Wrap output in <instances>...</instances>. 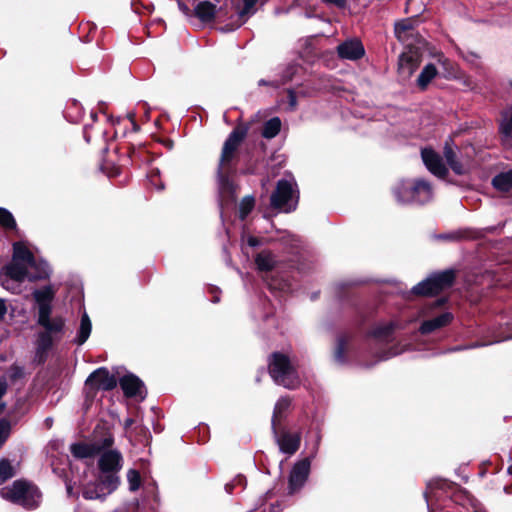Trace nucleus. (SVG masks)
<instances>
[{"label":"nucleus","mask_w":512,"mask_h":512,"mask_svg":"<svg viewBox=\"0 0 512 512\" xmlns=\"http://www.w3.org/2000/svg\"><path fill=\"white\" fill-rule=\"evenodd\" d=\"M268 373L273 381L289 390L300 386L301 380L288 355L276 351L268 357Z\"/></svg>","instance_id":"f257e3e1"},{"label":"nucleus","mask_w":512,"mask_h":512,"mask_svg":"<svg viewBox=\"0 0 512 512\" xmlns=\"http://www.w3.org/2000/svg\"><path fill=\"white\" fill-rule=\"evenodd\" d=\"M249 129L250 124L239 119L236 126L224 141L217 168L227 169L228 172L235 171L234 161L238 157L239 148L247 137Z\"/></svg>","instance_id":"f03ea898"},{"label":"nucleus","mask_w":512,"mask_h":512,"mask_svg":"<svg viewBox=\"0 0 512 512\" xmlns=\"http://www.w3.org/2000/svg\"><path fill=\"white\" fill-rule=\"evenodd\" d=\"M1 495L11 503L20 505L28 510L37 508L41 498L39 489L24 479L16 480L10 487L3 488Z\"/></svg>","instance_id":"7ed1b4c3"},{"label":"nucleus","mask_w":512,"mask_h":512,"mask_svg":"<svg viewBox=\"0 0 512 512\" xmlns=\"http://www.w3.org/2000/svg\"><path fill=\"white\" fill-rule=\"evenodd\" d=\"M457 270L449 268L433 272L412 288V293L421 297H434L452 288L456 282Z\"/></svg>","instance_id":"20e7f679"},{"label":"nucleus","mask_w":512,"mask_h":512,"mask_svg":"<svg viewBox=\"0 0 512 512\" xmlns=\"http://www.w3.org/2000/svg\"><path fill=\"white\" fill-rule=\"evenodd\" d=\"M293 188L289 181L281 179L277 182L275 190L270 197V205L272 208L290 213L296 209L299 196L293 201Z\"/></svg>","instance_id":"39448f33"},{"label":"nucleus","mask_w":512,"mask_h":512,"mask_svg":"<svg viewBox=\"0 0 512 512\" xmlns=\"http://www.w3.org/2000/svg\"><path fill=\"white\" fill-rule=\"evenodd\" d=\"M87 394L94 397L99 390L111 391L117 386L116 377L106 367L94 370L86 379Z\"/></svg>","instance_id":"423d86ee"},{"label":"nucleus","mask_w":512,"mask_h":512,"mask_svg":"<svg viewBox=\"0 0 512 512\" xmlns=\"http://www.w3.org/2000/svg\"><path fill=\"white\" fill-rule=\"evenodd\" d=\"M310 466L311 462L309 458H304L294 464L288 480L289 494H293L303 487L308 479Z\"/></svg>","instance_id":"0eeeda50"},{"label":"nucleus","mask_w":512,"mask_h":512,"mask_svg":"<svg viewBox=\"0 0 512 512\" xmlns=\"http://www.w3.org/2000/svg\"><path fill=\"white\" fill-rule=\"evenodd\" d=\"M119 384L127 398L140 397V399L143 400L147 395L144 382L132 373L122 376L119 380Z\"/></svg>","instance_id":"6e6552de"},{"label":"nucleus","mask_w":512,"mask_h":512,"mask_svg":"<svg viewBox=\"0 0 512 512\" xmlns=\"http://www.w3.org/2000/svg\"><path fill=\"white\" fill-rule=\"evenodd\" d=\"M417 23L418 21L414 17H409L397 21L394 25L395 37L400 42L411 45L413 40L418 36V32L416 30Z\"/></svg>","instance_id":"1a4fd4ad"},{"label":"nucleus","mask_w":512,"mask_h":512,"mask_svg":"<svg viewBox=\"0 0 512 512\" xmlns=\"http://www.w3.org/2000/svg\"><path fill=\"white\" fill-rule=\"evenodd\" d=\"M422 160L427 169L439 178H445L448 175V169L441 156L431 148H423L421 150Z\"/></svg>","instance_id":"9d476101"},{"label":"nucleus","mask_w":512,"mask_h":512,"mask_svg":"<svg viewBox=\"0 0 512 512\" xmlns=\"http://www.w3.org/2000/svg\"><path fill=\"white\" fill-rule=\"evenodd\" d=\"M336 50L340 59L356 61L365 55L364 46L357 38L343 41L337 46Z\"/></svg>","instance_id":"9b49d317"},{"label":"nucleus","mask_w":512,"mask_h":512,"mask_svg":"<svg viewBox=\"0 0 512 512\" xmlns=\"http://www.w3.org/2000/svg\"><path fill=\"white\" fill-rule=\"evenodd\" d=\"M123 457L118 450L104 451L98 460V468L101 473L119 472L122 468Z\"/></svg>","instance_id":"f8f14e48"},{"label":"nucleus","mask_w":512,"mask_h":512,"mask_svg":"<svg viewBox=\"0 0 512 512\" xmlns=\"http://www.w3.org/2000/svg\"><path fill=\"white\" fill-rule=\"evenodd\" d=\"M453 320H454L453 313L446 311L434 318L424 320L420 324L418 331L421 335H429L439 329H442V328L450 325Z\"/></svg>","instance_id":"ddd939ff"},{"label":"nucleus","mask_w":512,"mask_h":512,"mask_svg":"<svg viewBox=\"0 0 512 512\" xmlns=\"http://www.w3.org/2000/svg\"><path fill=\"white\" fill-rule=\"evenodd\" d=\"M275 437H276L279 449L282 453H285L287 455H293L300 448V445H301V433L300 432L290 433L288 431H283L280 435L277 432V435H275Z\"/></svg>","instance_id":"4468645a"},{"label":"nucleus","mask_w":512,"mask_h":512,"mask_svg":"<svg viewBox=\"0 0 512 512\" xmlns=\"http://www.w3.org/2000/svg\"><path fill=\"white\" fill-rule=\"evenodd\" d=\"M231 173L227 169L217 168L219 192L227 201H234L236 198V185L230 178Z\"/></svg>","instance_id":"2eb2a0df"},{"label":"nucleus","mask_w":512,"mask_h":512,"mask_svg":"<svg viewBox=\"0 0 512 512\" xmlns=\"http://www.w3.org/2000/svg\"><path fill=\"white\" fill-rule=\"evenodd\" d=\"M28 266L24 265V263H19L14 260H11L10 263L6 264L2 269L0 273V279H2V276H6L9 279L16 281V282H23L26 278H28ZM2 286L5 287V283L3 280H1Z\"/></svg>","instance_id":"dca6fc26"},{"label":"nucleus","mask_w":512,"mask_h":512,"mask_svg":"<svg viewBox=\"0 0 512 512\" xmlns=\"http://www.w3.org/2000/svg\"><path fill=\"white\" fill-rule=\"evenodd\" d=\"M32 296L38 305V315L42 314L45 309L48 312H52V301L55 298V290L51 285L34 290Z\"/></svg>","instance_id":"f3484780"},{"label":"nucleus","mask_w":512,"mask_h":512,"mask_svg":"<svg viewBox=\"0 0 512 512\" xmlns=\"http://www.w3.org/2000/svg\"><path fill=\"white\" fill-rule=\"evenodd\" d=\"M51 313L45 309L42 314L38 315L37 323L44 328V332H48L50 335L61 333L64 329L65 321L60 316L51 319Z\"/></svg>","instance_id":"a211bd4d"},{"label":"nucleus","mask_w":512,"mask_h":512,"mask_svg":"<svg viewBox=\"0 0 512 512\" xmlns=\"http://www.w3.org/2000/svg\"><path fill=\"white\" fill-rule=\"evenodd\" d=\"M13 253L12 260L24 263V265L29 267L36 266V259L31 250L21 241L14 242L12 245Z\"/></svg>","instance_id":"6ab92c4d"},{"label":"nucleus","mask_w":512,"mask_h":512,"mask_svg":"<svg viewBox=\"0 0 512 512\" xmlns=\"http://www.w3.org/2000/svg\"><path fill=\"white\" fill-rule=\"evenodd\" d=\"M432 198L431 184L423 179L413 181V203L425 204Z\"/></svg>","instance_id":"aec40b11"},{"label":"nucleus","mask_w":512,"mask_h":512,"mask_svg":"<svg viewBox=\"0 0 512 512\" xmlns=\"http://www.w3.org/2000/svg\"><path fill=\"white\" fill-rule=\"evenodd\" d=\"M70 452L76 459H91L99 455V449L94 443L75 442L70 446Z\"/></svg>","instance_id":"412c9836"},{"label":"nucleus","mask_w":512,"mask_h":512,"mask_svg":"<svg viewBox=\"0 0 512 512\" xmlns=\"http://www.w3.org/2000/svg\"><path fill=\"white\" fill-rule=\"evenodd\" d=\"M217 13V6L210 1L199 2L194 10L193 14L203 23H210L215 20Z\"/></svg>","instance_id":"4be33fe9"},{"label":"nucleus","mask_w":512,"mask_h":512,"mask_svg":"<svg viewBox=\"0 0 512 512\" xmlns=\"http://www.w3.org/2000/svg\"><path fill=\"white\" fill-rule=\"evenodd\" d=\"M397 202L402 204L413 203V181H399L392 189Z\"/></svg>","instance_id":"5701e85b"},{"label":"nucleus","mask_w":512,"mask_h":512,"mask_svg":"<svg viewBox=\"0 0 512 512\" xmlns=\"http://www.w3.org/2000/svg\"><path fill=\"white\" fill-rule=\"evenodd\" d=\"M290 405L291 399L289 397H281L276 402L271 420V428L274 435H277V428L279 427L281 420L284 417L285 412L289 409Z\"/></svg>","instance_id":"b1692460"},{"label":"nucleus","mask_w":512,"mask_h":512,"mask_svg":"<svg viewBox=\"0 0 512 512\" xmlns=\"http://www.w3.org/2000/svg\"><path fill=\"white\" fill-rule=\"evenodd\" d=\"M255 264L261 272H272L277 265L274 254L270 250H262L255 256Z\"/></svg>","instance_id":"393cba45"},{"label":"nucleus","mask_w":512,"mask_h":512,"mask_svg":"<svg viewBox=\"0 0 512 512\" xmlns=\"http://www.w3.org/2000/svg\"><path fill=\"white\" fill-rule=\"evenodd\" d=\"M491 184L494 189L501 193L512 191V169L495 175L492 178Z\"/></svg>","instance_id":"a878e982"},{"label":"nucleus","mask_w":512,"mask_h":512,"mask_svg":"<svg viewBox=\"0 0 512 512\" xmlns=\"http://www.w3.org/2000/svg\"><path fill=\"white\" fill-rule=\"evenodd\" d=\"M117 473L118 472H106L101 473L99 476L97 482L103 491H105L106 495L111 494L118 488L120 484V477Z\"/></svg>","instance_id":"bb28decb"},{"label":"nucleus","mask_w":512,"mask_h":512,"mask_svg":"<svg viewBox=\"0 0 512 512\" xmlns=\"http://www.w3.org/2000/svg\"><path fill=\"white\" fill-rule=\"evenodd\" d=\"M499 133L506 140H512V106L506 107L500 113Z\"/></svg>","instance_id":"cd10ccee"},{"label":"nucleus","mask_w":512,"mask_h":512,"mask_svg":"<svg viewBox=\"0 0 512 512\" xmlns=\"http://www.w3.org/2000/svg\"><path fill=\"white\" fill-rule=\"evenodd\" d=\"M351 340V336L347 333L338 335L336 341V347L334 350V360L339 364H345L347 362V347Z\"/></svg>","instance_id":"c85d7f7f"},{"label":"nucleus","mask_w":512,"mask_h":512,"mask_svg":"<svg viewBox=\"0 0 512 512\" xmlns=\"http://www.w3.org/2000/svg\"><path fill=\"white\" fill-rule=\"evenodd\" d=\"M437 74L438 70L433 63H428L425 65L416 80L418 88L421 91H425L430 82L437 76Z\"/></svg>","instance_id":"c756f323"},{"label":"nucleus","mask_w":512,"mask_h":512,"mask_svg":"<svg viewBox=\"0 0 512 512\" xmlns=\"http://www.w3.org/2000/svg\"><path fill=\"white\" fill-rule=\"evenodd\" d=\"M82 496L86 500H95L99 499L104 501L106 498V493L100 487L97 481L86 484L82 489Z\"/></svg>","instance_id":"7c9ffc66"},{"label":"nucleus","mask_w":512,"mask_h":512,"mask_svg":"<svg viewBox=\"0 0 512 512\" xmlns=\"http://www.w3.org/2000/svg\"><path fill=\"white\" fill-rule=\"evenodd\" d=\"M92 330V324L87 313H84L81 317L80 328L75 338V343L78 345L84 344L89 338Z\"/></svg>","instance_id":"2f4dec72"},{"label":"nucleus","mask_w":512,"mask_h":512,"mask_svg":"<svg viewBox=\"0 0 512 512\" xmlns=\"http://www.w3.org/2000/svg\"><path fill=\"white\" fill-rule=\"evenodd\" d=\"M281 120L279 117H273L269 120H267L264 124H263V128H262V136L266 139H272L274 137H276L280 130H281Z\"/></svg>","instance_id":"473e14b6"},{"label":"nucleus","mask_w":512,"mask_h":512,"mask_svg":"<svg viewBox=\"0 0 512 512\" xmlns=\"http://www.w3.org/2000/svg\"><path fill=\"white\" fill-rule=\"evenodd\" d=\"M418 65V59L411 55L402 54L399 58V72L406 73L407 76L412 75Z\"/></svg>","instance_id":"72a5a7b5"},{"label":"nucleus","mask_w":512,"mask_h":512,"mask_svg":"<svg viewBox=\"0 0 512 512\" xmlns=\"http://www.w3.org/2000/svg\"><path fill=\"white\" fill-rule=\"evenodd\" d=\"M444 156L447 161V164L449 165V167L453 170V172L455 174H457V175L464 174L465 171H464V167H463L462 163L459 160H457L456 153L448 145H446L444 148Z\"/></svg>","instance_id":"f704fd0d"},{"label":"nucleus","mask_w":512,"mask_h":512,"mask_svg":"<svg viewBox=\"0 0 512 512\" xmlns=\"http://www.w3.org/2000/svg\"><path fill=\"white\" fill-rule=\"evenodd\" d=\"M395 330V325L393 322H390L385 325H379L371 329L367 336L375 338V339H387L389 338Z\"/></svg>","instance_id":"c9c22d12"},{"label":"nucleus","mask_w":512,"mask_h":512,"mask_svg":"<svg viewBox=\"0 0 512 512\" xmlns=\"http://www.w3.org/2000/svg\"><path fill=\"white\" fill-rule=\"evenodd\" d=\"M0 226L6 231L17 229V223L13 214L3 207H0Z\"/></svg>","instance_id":"e433bc0d"},{"label":"nucleus","mask_w":512,"mask_h":512,"mask_svg":"<svg viewBox=\"0 0 512 512\" xmlns=\"http://www.w3.org/2000/svg\"><path fill=\"white\" fill-rule=\"evenodd\" d=\"M35 269V272L29 273L28 280L29 281H39V280H47L50 277V269L47 263H37L36 266L32 267Z\"/></svg>","instance_id":"4c0bfd02"},{"label":"nucleus","mask_w":512,"mask_h":512,"mask_svg":"<svg viewBox=\"0 0 512 512\" xmlns=\"http://www.w3.org/2000/svg\"><path fill=\"white\" fill-rule=\"evenodd\" d=\"M255 206V198L253 196H245L239 204L238 217L240 220H245L252 212Z\"/></svg>","instance_id":"58836bf2"},{"label":"nucleus","mask_w":512,"mask_h":512,"mask_svg":"<svg viewBox=\"0 0 512 512\" xmlns=\"http://www.w3.org/2000/svg\"><path fill=\"white\" fill-rule=\"evenodd\" d=\"M127 154L133 163H141L149 160L148 153L141 146L136 147L135 145L130 144L127 150Z\"/></svg>","instance_id":"ea45409f"},{"label":"nucleus","mask_w":512,"mask_h":512,"mask_svg":"<svg viewBox=\"0 0 512 512\" xmlns=\"http://www.w3.org/2000/svg\"><path fill=\"white\" fill-rule=\"evenodd\" d=\"M16 474L14 467L6 458L0 460V485L14 477Z\"/></svg>","instance_id":"a19ab883"},{"label":"nucleus","mask_w":512,"mask_h":512,"mask_svg":"<svg viewBox=\"0 0 512 512\" xmlns=\"http://www.w3.org/2000/svg\"><path fill=\"white\" fill-rule=\"evenodd\" d=\"M268 287L271 291L287 292L290 290V283L287 279L278 276H272L267 281Z\"/></svg>","instance_id":"79ce46f5"},{"label":"nucleus","mask_w":512,"mask_h":512,"mask_svg":"<svg viewBox=\"0 0 512 512\" xmlns=\"http://www.w3.org/2000/svg\"><path fill=\"white\" fill-rule=\"evenodd\" d=\"M53 346V337L48 332H40L37 339L38 352L45 353Z\"/></svg>","instance_id":"37998d69"},{"label":"nucleus","mask_w":512,"mask_h":512,"mask_svg":"<svg viewBox=\"0 0 512 512\" xmlns=\"http://www.w3.org/2000/svg\"><path fill=\"white\" fill-rule=\"evenodd\" d=\"M259 0H242L243 2V7L242 9L238 12V16H239V19L241 20V23L239 24V26L241 24H243L244 22H246L247 20V17L251 14H254L256 9H255V6L256 4L258 3Z\"/></svg>","instance_id":"c03bdc74"},{"label":"nucleus","mask_w":512,"mask_h":512,"mask_svg":"<svg viewBox=\"0 0 512 512\" xmlns=\"http://www.w3.org/2000/svg\"><path fill=\"white\" fill-rule=\"evenodd\" d=\"M127 481L131 492L137 491L142 484L140 472L136 469H129L127 472Z\"/></svg>","instance_id":"a18cd8bd"},{"label":"nucleus","mask_w":512,"mask_h":512,"mask_svg":"<svg viewBox=\"0 0 512 512\" xmlns=\"http://www.w3.org/2000/svg\"><path fill=\"white\" fill-rule=\"evenodd\" d=\"M95 444L96 448L99 449V454L106 449L111 450L110 448L114 444V436L111 432L107 431L104 437L99 439Z\"/></svg>","instance_id":"49530a36"},{"label":"nucleus","mask_w":512,"mask_h":512,"mask_svg":"<svg viewBox=\"0 0 512 512\" xmlns=\"http://www.w3.org/2000/svg\"><path fill=\"white\" fill-rule=\"evenodd\" d=\"M11 432V423L7 418L0 419V448L4 445Z\"/></svg>","instance_id":"de8ad7c7"},{"label":"nucleus","mask_w":512,"mask_h":512,"mask_svg":"<svg viewBox=\"0 0 512 512\" xmlns=\"http://www.w3.org/2000/svg\"><path fill=\"white\" fill-rule=\"evenodd\" d=\"M150 183L156 187L158 191H163L165 186L164 183L160 179V173L159 170L152 171L149 176Z\"/></svg>","instance_id":"09e8293b"},{"label":"nucleus","mask_w":512,"mask_h":512,"mask_svg":"<svg viewBox=\"0 0 512 512\" xmlns=\"http://www.w3.org/2000/svg\"><path fill=\"white\" fill-rule=\"evenodd\" d=\"M23 374V368L17 365L11 366L9 370V378L13 382L20 379L23 376Z\"/></svg>","instance_id":"8fccbe9b"},{"label":"nucleus","mask_w":512,"mask_h":512,"mask_svg":"<svg viewBox=\"0 0 512 512\" xmlns=\"http://www.w3.org/2000/svg\"><path fill=\"white\" fill-rule=\"evenodd\" d=\"M132 433H134L136 436L142 437L143 439H148L150 436V432L148 428H146L144 425H136L132 429Z\"/></svg>","instance_id":"3c124183"},{"label":"nucleus","mask_w":512,"mask_h":512,"mask_svg":"<svg viewBox=\"0 0 512 512\" xmlns=\"http://www.w3.org/2000/svg\"><path fill=\"white\" fill-rule=\"evenodd\" d=\"M287 94L289 106L294 110L297 106V95L292 89H288Z\"/></svg>","instance_id":"603ef678"},{"label":"nucleus","mask_w":512,"mask_h":512,"mask_svg":"<svg viewBox=\"0 0 512 512\" xmlns=\"http://www.w3.org/2000/svg\"><path fill=\"white\" fill-rule=\"evenodd\" d=\"M323 3L327 5H334L339 9H343L347 5V0H321Z\"/></svg>","instance_id":"864d4df0"},{"label":"nucleus","mask_w":512,"mask_h":512,"mask_svg":"<svg viewBox=\"0 0 512 512\" xmlns=\"http://www.w3.org/2000/svg\"><path fill=\"white\" fill-rule=\"evenodd\" d=\"M445 485H446V481L441 480V479L431 480L428 482V488H430V489H434V488L444 489Z\"/></svg>","instance_id":"5fc2aeb1"},{"label":"nucleus","mask_w":512,"mask_h":512,"mask_svg":"<svg viewBox=\"0 0 512 512\" xmlns=\"http://www.w3.org/2000/svg\"><path fill=\"white\" fill-rule=\"evenodd\" d=\"M247 244L250 247H258V246L262 245V239L259 237H256V236H249L247 238Z\"/></svg>","instance_id":"6e6d98bb"},{"label":"nucleus","mask_w":512,"mask_h":512,"mask_svg":"<svg viewBox=\"0 0 512 512\" xmlns=\"http://www.w3.org/2000/svg\"><path fill=\"white\" fill-rule=\"evenodd\" d=\"M210 293L212 294V302L213 303H219L220 302V293H221V291L217 287L212 286L210 288Z\"/></svg>","instance_id":"4d7b16f0"},{"label":"nucleus","mask_w":512,"mask_h":512,"mask_svg":"<svg viewBox=\"0 0 512 512\" xmlns=\"http://www.w3.org/2000/svg\"><path fill=\"white\" fill-rule=\"evenodd\" d=\"M135 423V420L133 418H127L125 419L124 423H123V428L125 430L126 433L130 432L132 433V429H133V425Z\"/></svg>","instance_id":"13d9d810"},{"label":"nucleus","mask_w":512,"mask_h":512,"mask_svg":"<svg viewBox=\"0 0 512 512\" xmlns=\"http://www.w3.org/2000/svg\"><path fill=\"white\" fill-rule=\"evenodd\" d=\"M92 125L86 124L83 129V137L87 143H90L91 141V132Z\"/></svg>","instance_id":"bf43d9fd"},{"label":"nucleus","mask_w":512,"mask_h":512,"mask_svg":"<svg viewBox=\"0 0 512 512\" xmlns=\"http://www.w3.org/2000/svg\"><path fill=\"white\" fill-rule=\"evenodd\" d=\"M179 9L185 14V15H191V10L188 7L187 4L182 2L181 0H177Z\"/></svg>","instance_id":"052dcab7"},{"label":"nucleus","mask_w":512,"mask_h":512,"mask_svg":"<svg viewBox=\"0 0 512 512\" xmlns=\"http://www.w3.org/2000/svg\"><path fill=\"white\" fill-rule=\"evenodd\" d=\"M7 313V306L4 299L0 298V320H3Z\"/></svg>","instance_id":"680f3d73"},{"label":"nucleus","mask_w":512,"mask_h":512,"mask_svg":"<svg viewBox=\"0 0 512 512\" xmlns=\"http://www.w3.org/2000/svg\"><path fill=\"white\" fill-rule=\"evenodd\" d=\"M447 302H448V298H447V297H441V298H438V299L434 302V307H442V306H444Z\"/></svg>","instance_id":"e2e57ef3"},{"label":"nucleus","mask_w":512,"mask_h":512,"mask_svg":"<svg viewBox=\"0 0 512 512\" xmlns=\"http://www.w3.org/2000/svg\"><path fill=\"white\" fill-rule=\"evenodd\" d=\"M7 391V383L5 380L0 379V399L4 396Z\"/></svg>","instance_id":"0e129e2a"},{"label":"nucleus","mask_w":512,"mask_h":512,"mask_svg":"<svg viewBox=\"0 0 512 512\" xmlns=\"http://www.w3.org/2000/svg\"><path fill=\"white\" fill-rule=\"evenodd\" d=\"M130 119H131V122H132V125H133V131H134V132H138V131H139V129H140V126H139V125L136 123V121L134 120V116L132 115V116L130 117Z\"/></svg>","instance_id":"69168bd1"},{"label":"nucleus","mask_w":512,"mask_h":512,"mask_svg":"<svg viewBox=\"0 0 512 512\" xmlns=\"http://www.w3.org/2000/svg\"><path fill=\"white\" fill-rule=\"evenodd\" d=\"M163 144L168 148V149H172L173 146H174V143L171 139H167L163 142Z\"/></svg>","instance_id":"338daca9"},{"label":"nucleus","mask_w":512,"mask_h":512,"mask_svg":"<svg viewBox=\"0 0 512 512\" xmlns=\"http://www.w3.org/2000/svg\"><path fill=\"white\" fill-rule=\"evenodd\" d=\"M233 489H234V484L228 483L225 485V490L227 491V493H232Z\"/></svg>","instance_id":"774afa93"}]
</instances>
